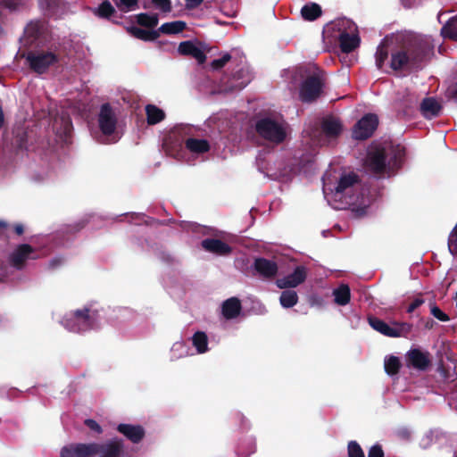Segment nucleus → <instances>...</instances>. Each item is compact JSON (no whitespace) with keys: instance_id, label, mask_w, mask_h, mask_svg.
I'll return each instance as SVG.
<instances>
[{"instance_id":"obj_12","label":"nucleus","mask_w":457,"mask_h":457,"mask_svg":"<svg viewBox=\"0 0 457 457\" xmlns=\"http://www.w3.org/2000/svg\"><path fill=\"white\" fill-rule=\"evenodd\" d=\"M307 278V270L304 266H297L294 271L276 281V285L278 288L286 289L296 287L300 284L303 283Z\"/></svg>"},{"instance_id":"obj_1","label":"nucleus","mask_w":457,"mask_h":457,"mask_svg":"<svg viewBox=\"0 0 457 457\" xmlns=\"http://www.w3.org/2000/svg\"><path fill=\"white\" fill-rule=\"evenodd\" d=\"M390 54L389 67L394 71H417L434 54V46L428 38L407 36L390 50L385 41L377 47L376 66L383 70Z\"/></svg>"},{"instance_id":"obj_55","label":"nucleus","mask_w":457,"mask_h":457,"mask_svg":"<svg viewBox=\"0 0 457 457\" xmlns=\"http://www.w3.org/2000/svg\"><path fill=\"white\" fill-rule=\"evenodd\" d=\"M8 228V223L4 220H0V233L4 234V230Z\"/></svg>"},{"instance_id":"obj_7","label":"nucleus","mask_w":457,"mask_h":457,"mask_svg":"<svg viewBox=\"0 0 457 457\" xmlns=\"http://www.w3.org/2000/svg\"><path fill=\"white\" fill-rule=\"evenodd\" d=\"M378 125L376 114H365L353 128V137L356 140H365L370 137Z\"/></svg>"},{"instance_id":"obj_50","label":"nucleus","mask_w":457,"mask_h":457,"mask_svg":"<svg viewBox=\"0 0 457 457\" xmlns=\"http://www.w3.org/2000/svg\"><path fill=\"white\" fill-rule=\"evenodd\" d=\"M85 225H86L85 221L81 220L73 225H69L67 227L66 231L71 232V233H76V232H79V230H81L85 227Z\"/></svg>"},{"instance_id":"obj_34","label":"nucleus","mask_w":457,"mask_h":457,"mask_svg":"<svg viewBox=\"0 0 457 457\" xmlns=\"http://www.w3.org/2000/svg\"><path fill=\"white\" fill-rule=\"evenodd\" d=\"M115 8L109 0H104L97 8L93 10V13L101 19L110 20L116 13Z\"/></svg>"},{"instance_id":"obj_32","label":"nucleus","mask_w":457,"mask_h":457,"mask_svg":"<svg viewBox=\"0 0 457 457\" xmlns=\"http://www.w3.org/2000/svg\"><path fill=\"white\" fill-rule=\"evenodd\" d=\"M440 34L444 38L457 42V15L451 18L441 28Z\"/></svg>"},{"instance_id":"obj_26","label":"nucleus","mask_w":457,"mask_h":457,"mask_svg":"<svg viewBox=\"0 0 457 457\" xmlns=\"http://www.w3.org/2000/svg\"><path fill=\"white\" fill-rule=\"evenodd\" d=\"M186 148L193 154H204L210 151V143L206 139L189 137L185 141Z\"/></svg>"},{"instance_id":"obj_4","label":"nucleus","mask_w":457,"mask_h":457,"mask_svg":"<svg viewBox=\"0 0 457 457\" xmlns=\"http://www.w3.org/2000/svg\"><path fill=\"white\" fill-rule=\"evenodd\" d=\"M325 84V79L321 71L314 72L308 76L301 84L299 96L303 103H312L317 100Z\"/></svg>"},{"instance_id":"obj_28","label":"nucleus","mask_w":457,"mask_h":457,"mask_svg":"<svg viewBox=\"0 0 457 457\" xmlns=\"http://www.w3.org/2000/svg\"><path fill=\"white\" fill-rule=\"evenodd\" d=\"M137 23L145 29L155 30L154 28L159 23V17L157 13L148 14L141 12L136 15Z\"/></svg>"},{"instance_id":"obj_10","label":"nucleus","mask_w":457,"mask_h":457,"mask_svg":"<svg viewBox=\"0 0 457 457\" xmlns=\"http://www.w3.org/2000/svg\"><path fill=\"white\" fill-rule=\"evenodd\" d=\"M387 158L388 153L385 147H376L368 153L366 166L373 173L382 175L388 166Z\"/></svg>"},{"instance_id":"obj_52","label":"nucleus","mask_w":457,"mask_h":457,"mask_svg":"<svg viewBox=\"0 0 457 457\" xmlns=\"http://www.w3.org/2000/svg\"><path fill=\"white\" fill-rule=\"evenodd\" d=\"M186 1V6L187 9H195L198 7L204 0H185Z\"/></svg>"},{"instance_id":"obj_51","label":"nucleus","mask_w":457,"mask_h":457,"mask_svg":"<svg viewBox=\"0 0 457 457\" xmlns=\"http://www.w3.org/2000/svg\"><path fill=\"white\" fill-rule=\"evenodd\" d=\"M63 262L64 260L62 257H54L49 262L48 268L50 270H55L56 268L60 267Z\"/></svg>"},{"instance_id":"obj_58","label":"nucleus","mask_w":457,"mask_h":457,"mask_svg":"<svg viewBox=\"0 0 457 457\" xmlns=\"http://www.w3.org/2000/svg\"><path fill=\"white\" fill-rule=\"evenodd\" d=\"M408 434V431H405L404 433H403V436H405Z\"/></svg>"},{"instance_id":"obj_31","label":"nucleus","mask_w":457,"mask_h":457,"mask_svg":"<svg viewBox=\"0 0 457 457\" xmlns=\"http://www.w3.org/2000/svg\"><path fill=\"white\" fill-rule=\"evenodd\" d=\"M146 120L149 125H154L165 118V112L154 104H147L145 106Z\"/></svg>"},{"instance_id":"obj_11","label":"nucleus","mask_w":457,"mask_h":457,"mask_svg":"<svg viewBox=\"0 0 457 457\" xmlns=\"http://www.w3.org/2000/svg\"><path fill=\"white\" fill-rule=\"evenodd\" d=\"M406 365L417 370L426 371L431 366V354L420 348H411L405 354Z\"/></svg>"},{"instance_id":"obj_8","label":"nucleus","mask_w":457,"mask_h":457,"mask_svg":"<svg viewBox=\"0 0 457 457\" xmlns=\"http://www.w3.org/2000/svg\"><path fill=\"white\" fill-rule=\"evenodd\" d=\"M97 121L99 129L104 136H111L115 132L118 118L109 103L101 105Z\"/></svg>"},{"instance_id":"obj_35","label":"nucleus","mask_w":457,"mask_h":457,"mask_svg":"<svg viewBox=\"0 0 457 457\" xmlns=\"http://www.w3.org/2000/svg\"><path fill=\"white\" fill-rule=\"evenodd\" d=\"M192 343L198 353L208 351V337L204 332L196 331L192 337Z\"/></svg>"},{"instance_id":"obj_15","label":"nucleus","mask_w":457,"mask_h":457,"mask_svg":"<svg viewBox=\"0 0 457 457\" xmlns=\"http://www.w3.org/2000/svg\"><path fill=\"white\" fill-rule=\"evenodd\" d=\"M253 269L260 277L265 279H273L278 271L277 262L264 257L254 259Z\"/></svg>"},{"instance_id":"obj_56","label":"nucleus","mask_w":457,"mask_h":457,"mask_svg":"<svg viewBox=\"0 0 457 457\" xmlns=\"http://www.w3.org/2000/svg\"><path fill=\"white\" fill-rule=\"evenodd\" d=\"M4 121V112L2 107L0 106V129L3 127Z\"/></svg>"},{"instance_id":"obj_38","label":"nucleus","mask_w":457,"mask_h":457,"mask_svg":"<svg viewBox=\"0 0 457 457\" xmlns=\"http://www.w3.org/2000/svg\"><path fill=\"white\" fill-rule=\"evenodd\" d=\"M393 325V337H407L412 329V324L408 322L395 321Z\"/></svg>"},{"instance_id":"obj_18","label":"nucleus","mask_w":457,"mask_h":457,"mask_svg":"<svg viewBox=\"0 0 457 457\" xmlns=\"http://www.w3.org/2000/svg\"><path fill=\"white\" fill-rule=\"evenodd\" d=\"M117 431L134 444H138L145 437V429L140 425L119 424Z\"/></svg>"},{"instance_id":"obj_53","label":"nucleus","mask_w":457,"mask_h":457,"mask_svg":"<svg viewBox=\"0 0 457 457\" xmlns=\"http://www.w3.org/2000/svg\"><path fill=\"white\" fill-rule=\"evenodd\" d=\"M447 95L450 98L457 101V85L450 87L447 89Z\"/></svg>"},{"instance_id":"obj_33","label":"nucleus","mask_w":457,"mask_h":457,"mask_svg":"<svg viewBox=\"0 0 457 457\" xmlns=\"http://www.w3.org/2000/svg\"><path fill=\"white\" fill-rule=\"evenodd\" d=\"M369 324L373 329L379 332L380 334L388 337H393V327L389 326L384 320L377 317H370Z\"/></svg>"},{"instance_id":"obj_22","label":"nucleus","mask_w":457,"mask_h":457,"mask_svg":"<svg viewBox=\"0 0 457 457\" xmlns=\"http://www.w3.org/2000/svg\"><path fill=\"white\" fill-rule=\"evenodd\" d=\"M387 164L391 170H398L404 160L405 149L401 145L392 146L388 150Z\"/></svg>"},{"instance_id":"obj_45","label":"nucleus","mask_w":457,"mask_h":457,"mask_svg":"<svg viewBox=\"0 0 457 457\" xmlns=\"http://www.w3.org/2000/svg\"><path fill=\"white\" fill-rule=\"evenodd\" d=\"M349 204L352 205L351 210L355 217L360 218L367 213L368 204H361V205H356L355 203H350Z\"/></svg>"},{"instance_id":"obj_16","label":"nucleus","mask_w":457,"mask_h":457,"mask_svg":"<svg viewBox=\"0 0 457 457\" xmlns=\"http://www.w3.org/2000/svg\"><path fill=\"white\" fill-rule=\"evenodd\" d=\"M201 245L205 251L220 256H228L232 253L230 245L217 238H205Z\"/></svg>"},{"instance_id":"obj_6","label":"nucleus","mask_w":457,"mask_h":457,"mask_svg":"<svg viewBox=\"0 0 457 457\" xmlns=\"http://www.w3.org/2000/svg\"><path fill=\"white\" fill-rule=\"evenodd\" d=\"M37 250L29 244H21L9 255V263L18 270L25 268L28 260L37 259Z\"/></svg>"},{"instance_id":"obj_48","label":"nucleus","mask_w":457,"mask_h":457,"mask_svg":"<svg viewBox=\"0 0 457 457\" xmlns=\"http://www.w3.org/2000/svg\"><path fill=\"white\" fill-rule=\"evenodd\" d=\"M84 424L90 430H92V431H94V432H96L97 434H101L103 432L102 427L95 420L87 419V420H85Z\"/></svg>"},{"instance_id":"obj_24","label":"nucleus","mask_w":457,"mask_h":457,"mask_svg":"<svg viewBox=\"0 0 457 457\" xmlns=\"http://www.w3.org/2000/svg\"><path fill=\"white\" fill-rule=\"evenodd\" d=\"M128 32L134 37L145 42H152L159 37V33L156 30L149 29H142L136 26H131L127 29Z\"/></svg>"},{"instance_id":"obj_2","label":"nucleus","mask_w":457,"mask_h":457,"mask_svg":"<svg viewBox=\"0 0 457 457\" xmlns=\"http://www.w3.org/2000/svg\"><path fill=\"white\" fill-rule=\"evenodd\" d=\"M62 323L68 330L79 333L98 328L100 318L98 311L84 307L65 317Z\"/></svg>"},{"instance_id":"obj_23","label":"nucleus","mask_w":457,"mask_h":457,"mask_svg":"<svg viewBox=\"0 0 457 457\" xmlns=\"http://www.w3.org/2000/svg\"><path fill=\"white\" fill-rule=\"evenodd\" d=\"M341 51L349 54L356 49L360 45V37L358 35H351L346 31L340 33L338 37Z\"/></svg>"},{"instance_id":"obj_19","label":"nucleus","mask_w":457,"mask_h":457,"mask_svg":"<svg viewBox=\"0 0 457 457\" xmlns=\"http://www.w3.org/2000/svg\"><path fill=\"white\" fill-rule=\"evenodd\" d=\"M178 52L181 55L191 56L195 58L200 64L204 63L206 55L202 49H200L192 41H183L179 45Z\"/></svg>"},{"instance_id":"obj_36","label":"nucleus","mask_w":457,"mask_h":457,"mask_svg":"<svg viewBox=\"0 0 457 457\" xmlns=\"http://www.w3.org/2000/svg\"><path fill=\"white\" fill-rule=\"evenodd\" d=\"M298 295L295 291L286 288L279 296V303L284 308H291L298 303Z\"/></svg>"},{"instance_id":"obj_13","label":"nucleus","mask_w":457,"mask_h":457,"mask_svg":"<svg viewBox=\"0 0 457 457\" xmlns=\"http://www.w3.org/2000/svg\"><path fill=\"white\" fill-rule=\"evenodd\" d=\"M93 443L70 444L60 451V457H94Z\"/></svg>"},{"instance_id":"obj_54","label":"nucleus","mask_w":457,"mask_h":457,"mask_svg":"<svg viewBox=\"0 0 457 457\" xmlns=\"http://www.w3.org/2000/svg\"><path fill=\"white\" fill-rule=\"evenodd\" d=\"M13 231L16 235L21 236L24 233V227L21 223H17L13 226Z\"/></svg>"},{"instance_id":"obj_27","label":"nucleus","mask_w":457,"mask_h":457,"mask_svg":"<svg viewBox=\"0 0 457 457\" xmlns=\"http://www.w3.org/2000/svg\"><path fill=\"white\" fill-rule=\"evenodd\" d=\"M321 14V7L316 3L306 4L301 9L302 17L308 21H316Z\"/></svg>"},{"instance_id":"obj_43","label":"nucleus","mask_w":457,"mask_h":457,"mask_svg":"<svg viewBox=\"0 0 457 457\" xmlns=\"http://www.w3.org/2000/svg\"><path fill=\"white\" fill-rule=\"evenodd\" d=\"M349 457H365L364 453L356 441H350L348 444Z\"/></svg>"},{"instance_id":"obj_40","label":"nucleus","mask_w":457,"mask_h":457,"mask_svg":"<svg viewBox=\"0 0 457 457\" xmlns=\"http://www.w3.org/2000/svg\"><path fill=\"white\" fill-rule=\"evenodd\" d=\"M139 0H113L118 9L123 12L133 11L138 7Z\"/></svg>"},{"instance_id":"obj_9","label":"nucleus","mask_w":457,"mask_h":457,"mask_svg":"<svg viewBox=\"0 0 457 457\" xmlns=\"http://www.w3.org/2000/svg\"><path fill=\"white\" fill-rule=\"evenodd\" d=\"M94 457H120L124 453V441L114 437L104 443H93Z\"/></svg>"},{"instance_id":"obj_20","label":"nucleus","mask_w":457,"mask_h":457,"mask_svg":"<svg viewBox=\"0 0 457 457\" xmlns=\"http://www.w3.org/2000/svg\"><path fill=\"white\" fill-rule=\"evenodd\" d=\"M241 311V301L237 297H230L222 303L221 313L226 320L236 319L239 316Z\"/></svg>"},{"instance_id":"obj_46","label":"nucleus","mask_w":457,"mask_h":457,"mask_svg":"<svg viewBox=\"0 0 457 457\" xmlns=\"http://www.w3.org/2000/svg\"><path fill=\"white\" fill-rule=\"evenodd\" d=\"M153 4L163 12L171 11L170 0H152Z\"/></svg>"},{"instance_id":"obj_5","label":"nucleus","mask_w":457,"mask_h":457,"mask_svg":"<svg viewBox=\"0 0 457 457\" xmlns=\"http://www.w3.org/2000/svg\"><path fill=\"white\" fill-rule=\"evenodd\" d=\"M59 61V55L50 51H30L26 56L29 69L40 75L46 73L51 66L55 65Z\"/></svg>"},{"instance_id":"obj_25","label":"nucleus","mask_w":457,"mask_h":457,"mask_svg":"<svg viewBox=\"0 0 457 457\" xmlns=\"http://www.w3.org/2000/svg\"><path fill=\"white\" fill-rule=\"evenodd\" d=\"M359 176L354 172H350L347 174H343L335 189V194L337 195L339 194L345 193L347 189L353 187L355 184L359 183Z\"/></svg>"},{"instance_id":"obj_29","label":"nucleus","mask_w":457,"mask_h":457,"mask_svg":"<svg viewBox=\"0 0 457 457\" xmlns=\"http://www.w3.org/2000/svg\"><path fill=\"white\" fill-rule=\"evenodd\" d=\"M334 301L340 306L349 303L351 299V290L348 285L342 284L333 291Z\"/></svg>"},{"instance_id":"obj_39","label":"nucleus","mask_w":457,"mask_h":457,"mask_svg":"<svg viewBox=\"0 0 457 457\" xmlns=\"http://www.w3.org/2000/svg\"><path fill=\"white\" fill-rule=\"evenodd\" d=\"M401 369L400 359L396 356H390L385 361V370L390 375L394 376L399 373Z\"/></svg>"},{"instance_id":"obj_41","label":"nucleus","mask_w":457,"mask_h":457,"mask_svg":"<svg viewBox=\"0 0 457 457\" xmlns=\"http://www.w3.org/2000/svg\"><path fill=\"white\" fill-rule=\"evenodd\" d=\"M230 60L231 54L226 53L220 58L212 60L210 65L212 70L219 71L222 69Z\"/></svg>"},{"instance_id":"obj_42","label":"nucleus","mask_w":457,"mask_h":457,"mask_svg":"<svg viewBox=\"0 0 457 457\" xmlns=\"http://www.w3.org/2000/svg\"><path fill=\"white\" fill-rule=\"evenodd\" d=\"M448 248L453 255H457V224L449 235Z\"/></svg>"},{"instance_id":"obj_17","label":"nucleus","mask_w":457,"mask_h":457,"mask_svg":"<svg viewBox=\"0 0 457 457\" xmlns=\"http://www.w3.org/2000/svg\"><path fill=\"white\" fill-rule=\"evenodd\" d=\"M13 133L14 136L12 141V145L16 154L36 150L33 145L29 143L30 136L28 131L23 129H17Z\"/></svg>"},{"instance_id":"obj_30","label":"nucleus","mask_w":457,"mask_h":457,"mask_svg":"<svg viewBox=\"0 0 457 457\" xmlns=\"http://www.w3.org/2000/svg\"><path fill=\"white\" fill-rule=\"evenodd\" d=\"M187 28V23L183 21H175L163 23L158 29L159 36L161 33L173 35L182 32Z\"/></svg>"},{"instance_id":"obj_57","label":"nucleus","mask_w":457,"mask_h":457,"mask_svg":"<svg viewBox=\"0 0 457 457\" xmlns=\"http://www.w3.org/2000/svg\"><path fill=\"white\" fill-rule=\"evenodd\" d=\"M408 434V431H405L404 433H403V436H405Z\"/></svg>"},{"instance_id":"obj_49","label":"nucleus","mask_w":457,"mask_h":457,"mask_svg":"<svg viewBox=\"0 0 457 457\" xmlns=\"http://www.w3.org/2000/svg\"><path fill=\"white\" fill-rule=\"evenodd\" d=\"M368 457H384V452L379 445H375L370 447Z\"/></svg>"},{"instance_id":"obj_37","label":"nucleus","mask_w":457,"mask_h":457,"mask_svg":"<svg viewBox=\"0 0 457 457\" xmlns=\"http://www.w3.org/2000/svg\"><path fill=\"white\" fill-rule=\"evenodd\" d=\"M44 31V24L41 21H30L25 28V35L32 40L39 38Z\"/></svg>"},{"instance_id":"obj_3","label":"nucleus","mask_w":457,"mask_h":457,"mask_svg":"<svg viewBox=\"0 0 457 457\" xmlns=\"http://www.w3.org/2000/svg\"><path fill=\"white\" fill-rule=\"evenodd\" d=\"M255 131L262 138L275 144L282 143L287 137L283 126L269 117L261 118L256 121Z\"/></svg>"},{"instance_id":"obj_44","label":"nucleus","mask_w":457,"mask_h":457,"mask_svg":"<svg viewBox=\"0 0 457 457\" xmlns=\"http://www.w3.org/2000/svg\"><path fill=\"white\" fill-rule=\"evenodd\" d=\"M431 314L440 321H448L449 316L445 313L436 304H432L430 307Z\"/></svg>"},{"instance_id":"obj_14","label":"nucleus","mask_w":457,"mask_h":457,"mask_svg":"<svg viewBox=\"0 0 457 457\" xmlns=\"http://www.w3.org/2000/svg\"><path fill=\"white\" fill-rule=\"evenodd\" d=\"M322 134L329 139L337 138L343 131V124L340 119L334 115H327L320 122Z\"/></svg>"},{"instance_id":"obj_21","label":"nucleus","mask_w":457,"mask_h":457,"mask_svg":"<svg viewBox=\"0 0 457 457\" xmlns=\"http://www.w3.org/2000/svg\"><path fill=\"white\" fill-rule=\"evenodd\" d=\"M441 109V104L433 97L424 98L420 106V111L426 119L439 116Z\"/></svg>"},{"instance_id":"obj_47","label":"nucleus","mask_w":457,"mask_h":457,"mask_svg":"<svg viewBox=\"0 0 457 457\" xmlns=\"http://www.w3.org/2000/svg\"><path fill=\"white\" fill-rule=\"evenodd\" d=\"M425 303L421 295H419L407 307L406 312L408 313H412L416 309H418L420 305Z\"/></svg>"}]
</instances>
